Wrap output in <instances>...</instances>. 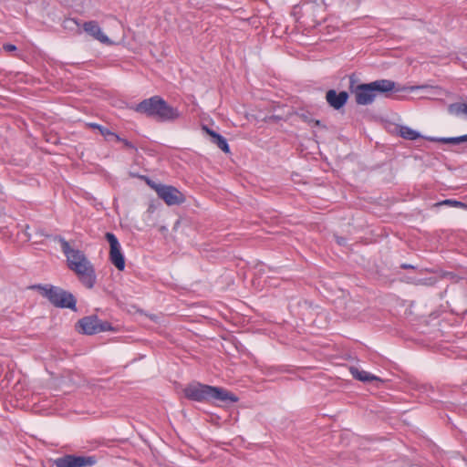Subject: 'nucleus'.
<instances>
[{"instance_id": "1", "label": "nucleus", "mask_w": 467, "mask_h": 467, "mask_svg": "<svg viewBox=\"0 0 467 467\" xmlns=\"http://www.w3.org/2000/svg\"><path fill=\"white\" fill-rule=\"evenodd\" d=\"M131 109L137 113L161 123H172L182 117V112L178 108L170 105L158 95L141 100Z\"/></svg>"}, {"instance_id": "2", "label": "nucleus", "mask_w": 467, "mask_h": 467, "mask_svg": "<svg viewBox=\"0 0 467 467\" xmlns=\"http://www.w3.org/2000/svg\"><path fill=\"white\" fill-rule=\"evenodd\" d=\"M184 397L192 401L210 402L219 400L225 404L234 403L237 396L221 387H214L193 381L182 389Z\"/></svg>"}, {"instance_id": "3", "label": "nucleus", "mask_w": 467, "mask_h": 467, "mask_svg": "<svg viewBox=\"0 0 467 467\" xmlns=\"http://www.w3.org/2000/svg\"><path fill=\"white\" fill-rule=\"evenodd\" d=\"M33 288L36 289L54 306L77 311V298L71 292L53 285L39 284L34 285Z\"/></svg>"}, {"instance_id": "4", "label": "nucleus", "mask_w": 467, "mask_h": 467, "mask_svg": "<svg viewBox=\"0 0 467 467\" xmlns=\"http://www.w3.org/2000/svg\"><path fill=\"white\" fill-rule=\"evenodd\" d=\"M51 237L53 241L60 244L61 250L67 257V266L70 270L77 272L90 264L84 253L78 249L71 248L69 243L63 236L54 235Z\"/></svg>"}, {"instance_id": "5", "label": "nucleus", "mask_w": 467, "mask_h": 467, "mask_svg": "<svg viewBox=\"0 0 467 467\" xmlns=\"http://www.w3.org/2000/svg\"><path fill=\"white\" fill-rule=\"evenodd\" d=\"M348 78V90L354 95L355 101L358 105L368 106L375 101L369 83H360L356 73L349 74Z\"/></svg>"}, {"instance_id": "6", "label": "nucleus", "mask_w": 467, "mask_h": 467, "mask_svg": "<svg viewBox=\"0 0 467 467\" xmlns=\"http://www.w3.org/2000/svg\"><path fill=\"white\" fill-rule=\"evenodd\" d=\"M141 178L145 180L147 185L153 189L157 192L158 197L163 200L167 205H180L184 202V195L175 187L157 183L146 176H141Z\"/></svg>"}, {"instance_id": "7", "label": "nucleus", "mask_w": 467, "mask_h": 467, "mask_svg": "<svg viewBox=\"0 0 467 467\" xmlns=\"http://www.w3.org/2000/svg\"><path fill=\"white\" fill-rule=\"evenodd\" d=\"M372 93L374 94V99L378 96H383L385 98L390 97L392 92H400V91H413L414 89L419 88L420 87H400V84H397L395 81L390 79H377L375 81L369 82Z\"/></svg>"}, {"instance_id": "8", "label": "nucleus", "mask_w": 467, "mask_h": 467, "mask_svg": "<svg viewBox=\"0 0 467 467\" xmlns=\"http://www.w3.org/2000/svg\"><path fill=\"white\" fill-rule=\"evenodd\" d=\"M50 462L56 467H91L98 462V458L95 455L65 454L57 459H51Z\"/></svg>"}, {"instance_id": "9", "label": "nucleus", "mask_w": 467, "mask_h": 467, "mask_svg": "<svg viewBox=\"0 0 467 467\" xmlns=\"http://www.w3.org/2000/svg\"><path fill=\"white\" fill-rule=\"evenodd\" d=\"M105 239L109 244V258L110 263L119 271H123L126 266L125 256L121 251V246L117 236L113 233L108 232L105 234Z\"/></svg>"}, {"instance_id": "10", "label": "nucleus", "mask_w": 467, "mask_h": 467, "mask_svg": "<svg viewBox=\"0 0 467 467\" xmlns=\"http://www.w3.org/2000/svg\"><path fill=\"white\" fill-rule=\"evenodd\" d=\"M325 98L330 108L339 111L347 105L349 99V93L346 90L337 92L336 89L331 88L326 92Z\"/></svg>"}, {"instance_id": "11", "label": "nucleus", "mask_w": 467, "mask_h": 467, "mask_svg": "<svg viewBox=\"0 0 467 467\" xmlns=\"http://www.w3.org/2000/svg\"><path fill=\"white\" fill-rule=\"evenodd\" d=\"M98 316L90 315L80 318L76 323V330L83 335L97 334Z\"/></svg>"}, {"instance_id": "12", "label": "nucleus", "mask_w": 467, "mask_h": 467, "mask_svg": "<svg viewBox=\"0 0 467 467\" xmlns=\"http://www.w3.org/2000/svg\"><path fill=\"white\" fill-rule=\"evenodd\" d=\"M349 371L353 379L363 383H370L377 388H379L384 383V380L379 377L375 376L368 371L361 370L356 367H350Z\"/></svg>"}, {"instance_id": "13", "label": "nucleus", "mask_w": 467, "mask_h": 467, "mask_svg": "<svg viewBox=\"0 0 467 467\" xmlns=\"http://www.w3.org/2000/svg\"><path fill=\"white\" fill-rule=\"evenodd\" d=\"M82 29L87 34L93 36L95 39L99 40V42H101L103 44L110 43V39L109 38L108 36H106L102 32V30L97 21L91 20V21L85 22L82 25Z\"/></svg>"}, {"instance_id": "14", "label": "nucleus", "mask_w": 467, "mask_h": 467, "mask_svg": "<svg viewBox=\"0 0 467 467\" xmlns=\"http://www.w3.org/2000/svg\"><path fill=\"white\" fill-rule=\"evenodd\" d=\"M75 273L78 275L79 281L82 283L84 286H86L88 289L94 287L97 276L95 274L94 266L91 264L86 265L85 267L79 269V271L78 270Z\"/></svg>"}, {"instance_id": "15", "label": "nucleus", "mask_w": 467, "mask_h": 467, "mask_svg": "<svg viewBox=\"0 0 467 467\" xmlns=\"http://www.w3.org/2000/svg\"><path fill=\"white\" fill-rule=\"evenodd\" d=\"M203 130L211 137V141L215 144L224 153L230 152L228 141L223 135L206 126L203 127Z\"/></svg>"}, {"instance_id": "16", "label": "nucleus", "mask_w": 467, "mask_h": 467, "mask_svg": "<svg viewBox=\"0 0 467 467\" xmlns=\"http://www.w3.org/2000/svg\"><path fill=\"white\" fill-rule=\"evenodd\" d=\"M399 135L408 140H416L418 139H424L425 136L421 135L419 131L408 127L400 126Z\"/></svg>"}, {"instance_id": "17", "label": "nucleus", "mask_w": 467, "mask_h": 467, "mask_svg": "<svg viewBox=\"0 0 467 467\" xmlns=\"http://www.w3.org/2000/svg\"><path fill=\"white\" fill-rule=\"evenodd\" d=\"M447 111L450 115L455 117H461L462 115L467 116V103L464 102H454L449 104Z\"/></svg>"}, {"instance_id": "18", "label": "nucleus", "mask_w": 467, "mask_h": 467, "mask_svg": "<svg viewBox=\"0 0 467 467\" xmlns=\"http://www.w3.org/2000/svg\"><path fill=\"white\" fill-rule=\"evenodd\" d=\"M90 127L98 130L99 131L100 135H102L108 140H111L112 138H114L115 140H120V136H119L117 133L109 130L108 128H106L102 125H99L97 123H91Z\"/></svg>"}, {"instance_id": "19", "label": "nucleus", "mask_w": 467, "mask_h": 467, "mask_svg": "<svg viewBox=\"0 0 467 467\" xmlns=\"http://www.w3.org/2000/svg\"><path fill=\"white\" fill-rule=\"evenodd\" d=\"M424 140L431 142H440L443 144H460V136L458 137H424Z\"/></svg>"}, {"instance_id": "20", "label": "nucleus", "mask_w": 467, "mask_h": 467, "mask_svg": "<svg viewBox=\"0 0 467 467\" xmlns=\"http://www.w3.org/2000/svg\"><path fill=\"white\" fill-rule=\"evenodd\" d=\"M63 27L65 29H67V30H70V31H76L77 33L80 34L81 33V24H80V21L77 18H73V17H68V18H66L64 21H63V24H62Z\"/></svg>"}, {"instance_id": "21", "label": "nucleus", "mask_w": 467, "mask_h": 467, "mask_svg": "<svg viewBox=\"0 0 467 467\" xmlns=\"http://www.w3.org/2000/svg\"><path fill=\"white\" fill-rule=\"evenodd\" d=\"M436 205L437 206L445 205V206H449V207L463 208V206H465V203L461 201H457V200L445 199L443 201L437 202Z\"/></svg>"}, {"instance_id": "22", "label": "nucleus", "mask_w": 467, "mask_h": 467, "mask_svg": "<svg viewBox=\"0 0 467 467\" xmlns=\"http://www.w3.org/2000/svg\"><path fill=\"white\" fill-rule=\"evenodd\" d=\"M114 327L108 321H102L98 317L97 334L105 331H114Z\"/></svg>"}, {"instance_id": "23", "label": "nucleus", "mask_w": 467, "mask_h": 467, "mask_svg": "<svg viewBox=\"0 0 467 467\" xmlns=\"http://www.w3.org/2000/svg\"><path fill=\"white\" fill-rule=\"evenodd\" d=\"M116 140L122 142L124 144V146L128 149L137 150V147L131 141L128 140L127 139H123L120 137V140Z\"/></svg>"}, {"instance_id": "24", "label": "nucleus", "mask_w": 467, "mask_h": 467, "mask_svg": "<svg viewBox=\"0 0 467 467\" xmlns=\"http://www.w3.org/2000/svg\"><path fill=\"white\" fill-rule=\"evenodd\" d=\"M334 237H335V240H336L337 244H339L341 246L347 245L348 241H347V239L345 237L338 236V235H335Z\"/></svg>"}, {"instance_id": "25", "label": "nucleus", "mask_w": 467, "mask_h": 467, "mask_svg": "<svg viewBox=\"0 0 467 467\" xmlns=\"http://www.w3.org/2000/svg\"><path fill=\"white\" fill-rule=\"evenodd\" d=\"M3 48H4V50H5L7 52L16 51L17 49L16 46L13 45V44H5L3 46Z\"/></svg>"}, {"instance_id": "26", "label": "nucleus", "mask_w": 467, "mask_h": 467, "mask_svg": "<svg viewBox=\"0 0 467 467\" xmlns=\"http://www.w3.org/2000/svg\"><path fill=\"white\" fill-rule=\"evenodd\" d=\"M400 268L402 269H417V266L413 265H410V264H407V263H403L400 265Z\"/></svg>"}, {"instance_id": "27", "label": "nucleus", "mask_w": 467, "mask_h": 467, "mask_svg": "<svg viewBox=\"0 0 467 467\" xmlns=\"http://www.w3.org/2000/svg\"><path fill=\"white\" fill-rule=\"evenodd\" d=\"M467 142V134L460 136V143Z\"/></svg>"}, {"instance_id": "28", "label": "nucleus", "mask_w": 467, "mask_h": 467, "mask_svg": "<svg viewBox=\"0 0 467 467\" xmlns=\"http://www.w3.org/2000/svg\"><path fill=\"white\" fill-rule=\"evenodd\" d=\"M315 124H316L317 126H320V125H321V121H320V120H316V121H315Z\"/></svg>"}, {"instance_id": "29", "label": "nucleus", "mask_w": 467, "mask_h": 467, "mask_svg": "<svg viewBox=\"0 0 467 467\" xmlns=\"http://www.w3.org/2000/svg\"><path fill=\"white\" fill-rule=\"evenodd\" d=\"M411 282L414 284H420V283L421 284V282L420 280H412Z\"/></svg>"}, {"instance_id": "30", "label": "nucleus", "mask_w": 467, "mask_h": 467, "mask_svg": "<svg viewBox=\"0 0 467 467\" xmlns=\"http://www.w3.org/2000/svg\"><path fill=\"white\" fill-rule=\"evenodd\" d=\"M462 209L467 210V204H466V203H465V206H463V208H462Z\"/></svg>"}]
</instances>
